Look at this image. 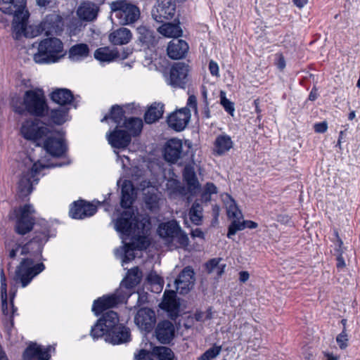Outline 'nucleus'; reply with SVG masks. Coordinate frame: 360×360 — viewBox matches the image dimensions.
I'll use <instances>...</instances> for the list:
<instances>
[{"label":"nucleus","mask_w":360,"mask_h":360,"mask_svg":"<svg viewBox=\"0 0 360 360\" xmlns=\"http://www.w3.org/2000/svg\"><path fill=\"white\" fill-rule=\"evenodd\" d=\"M68 111L64 108H59L51 111V120L57 124H62L67 120Z\"/></svg>","instance_id":"43"},{"label":"nucleus","mask_w":360,"mask_h":360,"mask_svg":"<svg viewBox=\"0 0 360 360\" xmlns=\"http://www.w3.org/2000/svg\"><path fill=\"white\" fill-rule=\"evenodd\" d=\"M154 354L159 360H173L174 355L173 352L167 347H157L153 350Z\"/></svg>","instance_id":"44"},{"label":"nucleus","mask_w":360,"mask_h":360,"mask_svg":"<svg viewBox=\"0 0 360 360\" xmlns=\"http://www.w3.org/2000/svg\"><path fill=\"white\" fill-rule=\"evenodd\" d=\"M191 236L193 238H203L204 233L200 229H195L191 231Z\"/></svg>","instance_id":"59"},{"label":"nucleus","mask_w":360,"mask_h":360,"mask_svg":"<svg viewBox=\"0 0 360 360\" xmlns=\"http://www.w3.org/2000/svg\"><path fill=\"white\" fill-rule=\"evenodd\" d=\"M121 206L129 208L134 200V188L130 181H124L122 185Z\"/></svg>","instance_id":"33"},{"label":"nucleus","mask_w":360,"mask_h":360,"mask_svg":"<svg viewBox=\"0 0 360 360\" xmlns=\"http://www.w3.org/2000/svg\"><path fill=\"white\" fill-rule=\"evenodd\" d=\"M158 340L162 343H169L174 336V326L169 321L160 322L155 329Z\"/></svg>","instance_id":"26"},{"label":"nucleus","mask_w":360,"mask_h":360,"mask_svg":"<svg viewBox=\"0 0 360 360\" xmlns=\"http://www.w3.org/2000/svg\"><path fill=\"white\" fill-rule=\"evenodd\" d=\"M34 210L30 205H25L20 210V214L16 224V231L18 233L24 235L31 231L34 224L32 214Z\"/></svg>","instance_id":"14"},{"label":"nucleus","mask_w":360,"mask_h":360,"mask_svg":"<svg viewBox=\"0 0 360 360\" xmlns=\"http://www.w3.org/2000/svg\"><path fill=\"white\" fill-rule=\"evenodd\" d=\"M233 147V142L227 134H221L217 136L213 143L212 153L214 155H225Z\"/></svg>","instance_id":"25"},{"label":"nucleus","mask_w":360,"mask_h":360,"mask_svg":"<svg viewBox=\"0 0 360 360\" xmlns=\"http://www.w3.org/2000/svg\"><path fill=\"white\" fill-rule=\"evenodd\" d=\"M221 347H213L207 350L200 357V359H208L211 360L216 357L221 352Z\"/></svg>","instance_id":"53"},{"label":"nucleus","mask_w":360,"mask_h":360,"mask_svg":"<svg viewBox=\"0 0 360 360\" xmlns=\"http://www.w3.org/2000/svg\"><path fill=\"white\" fill-rule=\"evenodd\" d=\"M294 3L297 7L302 8L307 3V0H294Z\"/></svg>","instance_id":"64"},{"label":"nucleus","mask_w":360,"mask_h":360,"mask_svg":"<svg viewBox=\"0 0 360 360\" xmlns=\"http://www.w3.org/2000/svg\"><path fill=\"white\" fill-rule=\"evenodd\" d=\"M121 128L117 127L108 136L109 143L114 148H124L131 141L130 135Z\"/></svg>","instance_id":"23"},{"label":"nucleus","mask_w":360,"mask_h":360,"mask_svg":"<svg viewBox=\"0 0 360 360\" xmlns=\"http://www.w3.org/2000/svg\"><path fill=\"white\" fill-rule=\"evenodd\" d=\"M223 200L226 208V212L229 217L232 219V222L229 227L227 233L228 238H231L235 235L237 231H241L245 229V224L241 222L243 215L241 212L238 210L235 200L231 195L226 194L223 197Z\"/></svg>","instance_id":"8"},{"label":"nucleus","mask_w":360,"mask_h":360,"mask_svg":"<svg viewBox=\"0 0 360 360\" xmlns=\"http://www.w3.org/2000/svg\"><path fill=\"white\" fill-rule=\"evenodd\" d=\"M128 53H123V56H120L118 51L115 49H110L108 47H102L96 50L94 52V57L96 59L101 62H111L113 60L121 58L124 59L127 57Z\"/></svg>","instance_id":"30"},{"label":"nucleus","mask_w":360,"mask_h":360,"mask_svg":"<svg viewBox=\"0 0 360 360\" xmlns=\"http://www.w3.org/2000/svg\"><path fill=\"white\" fill-rule=\"evenodd\" d=\"M110 330L104 326L103 323L101 321L98 320L97 323L94 325V326L91 329V334L92 337L96 338H99L103 337L104 335L109 333Z\"/></svg>","instance_id":"46"},{"label":"nucleus","mask_w":360,"mask_h":360,"mask_svg":"<svg viewBox=\"0 0 360 360\" xmlns=\"http://www.w3.org/2000/svg\"><path fill=\"white\" fill-rule=\"evenodd\" d=\"M187 105L194 110L195 114L198 113L197 98L195 96L191 95L188 97Z\"/></svg>","instance_id":"55"},{"label":"nucleus","mask_w":360,"mask_h":360,"mask_svg":"<svg viewBox=\"0 0 360 360\" xmlns=\"http://www.w3.org/2000/svg\"><path fill=\"white\" fill-rule=\"evenodd\" d=\"M156 321L155 311L148 307L139 309L135 316L134 323L141 330L150 331Z\"/></svg>","instance_id":"13"},{"label":"nucleus","mask_w":360,"mask_h":360,"mask_svg":"<svg viewBox=\"0 0 360 360\" xmlns=\"http://www.w3.org/2000/svg\"><path fill=\"white\" fill-rule=\"evenodd\" d=\"M183 176L190 191H195L199 188L200 184L196 177L193 165H188L185 166Z\"/></svg>","instance_id":"34"},{"label":"nucleus","mask_w":360,"mask_h":360,"mask_svg":"<svg viewBox=\"0 0 360 360\" xmlns=\"http://www.w3.org/2000/svg\"><path fill=\"white\" fill-rule=\"evenodd\" d=\"M124 112L120 106L115 105L112 107L110 112V119H112L117 124V127H122Z\"/></svg>","instance_id":"47"},{"label":"nucleus","mask_w":360,"mask_h":360,"mask_svg":"<svg viewBox=\"0 0 360 360\" xmlns=\"http://www.w3.org/2000/svg\"><path fill=\"white\" fill-rule=\"evenodd\" d=\"M163 104L160 103H153L145 113L146 122L152 124L158 120L163 114Z\"/></svg>","instance_id":"35"},{"label":"nucleus","mask_w":360,"mask_h":360,"mask_svg":"<svg viewBox=\"0 0 360 360\" xmlns=\"http://www.w3.org/2000/svg\"><path fill=\"white\" fill-rule=\"evenodd\" d=\"M44 269L42 263L34 265V262L30 259H25L20 262L15 271V280L20 281L22 287H25L32 279L41 272Z\"/></svg>","instance_id":"7"},{"label":"nucleus","mask_w":360,"mask_h":360,"mask_svg":"<svg viewBox=\"0 0 360 360\" xmlns=\"http://www.w3.org/2000/svg\"><path fill=\"white\" fill-rule=\"evenodd\" d=\"M133 215L130 210H127L115 223V229L117 231L131 237L130 242L124 243L123 264L134 258V250L146 249L149 245L148 220L143 217L140 219L139 217H133Z\"/></svg>","instance_id":"1"},{"label":"nucleus","mask_w":360,"mask_h":360,"mask_svg":"<svg viewBox=\"0 0 360 360\" xmlns=\"http://www.w3.org/2000/svg\"><path fill=\"white\" fill-rule=\"evenodd\" d=\"M190 118V110L187 108H183L170 114L167 117V123L169 127L180 131L187 126Z\"/></svg>","instance_id":"16"},{"label":"nucleus","mask_w":360,"mask_h":360,"mask_svg":"<svg viewBox=\"0 0 360 360\" xmlns=\"http://www.w3.org/2000/svg\"><path fill=\"white\" fill-rule=\"evenodd\" d=\"M89 48L86 44H77L72 46L68 51V57L72 61H79L88 57Z\"/></svg>","instance_id":"32"},{"label":"nucleus","mask_w":360,"mask_h":360,"mask_svg":"<svg viewBox=\"0 0 360 360\" xmlns=\"http://www.w3.org/2000/svg\"><path fill=\"white\" fill-rule=\"evenodd\" d=\"M99 7L91 1H82L77 10V15L80 20L84 21H92L98 15Z\"/></svg>","instance_id":"22"},{"label":"nucleus","mask_w":360,"mask_h":360,"mask_svg":"<svg viewBox=\"0 0 360 360\" xmlns=\"http://www.w3.org/2000/svg\"><path fill=\"white\" fill-rule=\"evenodd\" d=\"M337 261V266L338 268H342L345 266V263L341 253H340L338 256Z\"/></svg>","instance_id":"61"},{"label":"nucleus","mask_w":360,"mask_h":360,"mask_svg":"<svg viewBox=\"0 0 360 360\" xmlns=\"http://www.w3.org/2000/svg\"><path fill=\"white\" fill-rule=\"evenodd\" d=\"M176 297L174 290L167 291L165 292L163 300L160 304V307L169 312L171 316L176 315L179 308Z\"/></svg>","instance_id":"31"},{"label":"nucleus","mask_w":360,"mask_h":360,"mask_svg":"<svg viewBox=\"0 0 360 360\" xmlns=\"http://www.w3.org/2000/svg\"><path fill=\"white\" fill-rule=\"evenodd\" d=\"M158 32L166 37L177 38L182 35V30L179 25L173 23L163 24L158 28Z\"/></svg>","instance_id":"38"},{"label":"nucleus","mask_w":360,"mask_h":360,"mask_svg":"<svg viewBox=\"0 0 360 360\" xmlns=\"http://www.w3.org/2000/svg\"><path fill=\"white\" fill-rule=\"evenodd\" d=\"M51 99L55 103L60 105H64L70 103L72 101L73 96L70 90L59 89L52 93Z\"/></svg>","instance_id":"37"},{"label":"nucleus","mask_w":360,"mask_h":360,"mask_svg":"<svg viewBox=\"0 0 360 360\" xmlns=\"http://www.w3.org/2000/svg\"><path fill=\"white\" fill-rule=\"evenodd\" d=\"M158 233L171 249L185 248L189 244L187 235L175 220L161 223L158 226Z\"/></svg>","instance_id":"4"},{"label":"nucleus","mask_w":360,"mask_h":360,"mask_svg":"<svg viewBox=\"0 0 360 360\" xmlns=\"http://www.w3.org/2000/svg\"><path fill=\"white\" fill-rule=\"evenodd\" d=\"M44 167L38 162L34 163L30 172L28 173V176H22L18 184V191L22 196H26L30 194L32 189V182L37 179L31 180L32 178L39 173V170Z\"/></svg>","instance_id":"21"},{"label":"nucleus","mask_w":360,"mask_h":360,"mask_svg":"<svg viewBox=\"0 0 360 360\" xmlns=\"http://www.w3.org/2000/svg\"><path fill=\"white\" fill-rule=\"evenodd\" d=\"M221 258H214L205 264V268L208 274H215L220 276L224 272L225 264H221Z\"/></svg>","instance_id":"40"},{"label":"nucleus","mask_w":360,"mask_h":360,"mask_svg":"<svg viewBox=\"0 0 360 360\" xmlns=\"http://www.w3.org/2000/svg\"><path fill=\"white\" fill-rule=\"evenodd\" d=\"M194 317H195V319L197 321H205V315H204V312H202V311H197V312L194 314Z\"/></svg>","instance_id":"63"},{"label":"nucleus","mask_w":360,"mask_h":360,"mask_svg":"<svg viewBox=\"0 0 360 360\" xmlns=\"http://www.w3.org/2000/svg\"><path fill=\"white\" fill-rule=\"evenodd\" d=\"M124 299L125 295H122V292L117 291L112 295H105L94 301L92 310L96 315H98L103 310L114 307L117 304L123 302Z\"/></svg>","instance_id":"15"},{"label":"nucleus","mask_w":360,"mask_h":360,"mask_svg":"<svg viewBox=\"0 0 360 360\" xmlns=\"http://www.w3.org/2000/svg\"><path fill=\"white\" fill-rule=\"evenodd\" d=\"M191 221L195 225H200L202 221V207L201 205L195 202L189 210Z\"/></svg>","instance_id":"42"},{"label":"nucleus","mask_w":360,"mask_h":360,"mask_svg":"<svg viewBox=\"0 0 360 360\" xmlns=\"http://www.w3.org/2000/svg\"><path fill=\"white\" fill-rule=\"evenodd\" d=\"M241 222H243L245 224V228L248 227L249 229H253L257 227V224L256 222H254L252 221H241Z\"/></svg>","instance_id":"60"},{"label":"nucleus","mask_w":360,"mask_h":360,"mask_svg":"<svg viewBox=\"0 0 360 360\" xmlns=\"http://www.w3.org/2000/svg\"><path fill=\"white\" fill-rule=\"evenodd\" d=\"M25 0H0V10L8 14H13V27L17 33L25 29L28 12L25 10Z\"/></svg>","instance_id":"5"},{"label":"nucleus","mask_w":360,"mask_h":360,"mask_svg":"<svg viewBox=\"0 0 360 360\" xmlns=\"http://www.w3.org/2000/svg\"><path fill=\"white\" fill-rule=\"evenodd\" d=\"M138 33L139 34V39L143 43L151 44L154 41L153 32L145 26H140L137 28Z\"/></svg>","instance_id":"45"},{"label":"nucleus","mask_w":360,"mask_h":360,"mask_svg":"<svg viewBox=\"0 0 360 360\" xmlns=\"http://www.w3.org/2000/svg\"><path fill=\"white\" fill-rule=\"evenodd\" d=\"M37 247L35 252H41V245L35 240H32L24 246H18L19 252L21 255H26L30 252V250H33L34 247Z\"/></svg>","instance_id":"48"},{"label":"nucleus","mask_w":360,"mask_h":360,"mask_svg":"<svg viewBox=\"0 0 360 360\" xmlns=\"http://www.w3.org/2000/svg\"><path fill=\"white\" fill-rule=\"evenodd\" d=\"M194 276V271L190 266L182 270L178 278L175 280L176 290L180 294H186L193 288L195 281Z\"/></svg>","instance_id":"17"},{"label":"nucleus","mask_w":360,"mask_h":360,"mask_svg":"<svg viewBox=\"0 0 360 360\" xmlns=\"http://www.w3.org/2000/svg\"><path fill=\"white\" fill-rule=\"evenodd\" d=\"M220 103L226 111L233 116L235 110L233 103L226 98V93L224 91H220Z\"/></svg>","instance_id":"49"},{"label":"nucleus","mask_w":360,"mask_h":360,"mask_svg":"<svg viewBox=\"0 0 360 360\" xmlns=\"http://www.w3.org/2000/svg\"><path fill=\"white\" fill-rule=\"evenodd\" d=\"M132 38L131 31L126 27H120L110 33L109 41L114 45H124L128 44Z\"/></svg>","instance_id":"29"},{"label":"nucleus","mask_w":360,"mask_h":360,"mask_svg":"<svg viewBox=\"0 0 360 360\" xmlns=\"http://www.w3.org/2000/svg\"><path fill=\"white\" fill-rule=\"evenodd\" d=\"M41 27L47 35L53 33L57 34L63 30V19L58 14L51 13L46 17L41 23Z\"/></svg>","instance_id":"24"},{"label":"nucleus","mask_w":360,"mask_h":360,"mask_svg":"<svg viewBox=\"0 0 360 360\" xmlns=\"http://www.w3.org/2000/svg\"><path fill=\"white\" fill-rule=\"evenodd\" d=\"M103 323L104 326H106L110 330L113 329L119 322V318L117 314L113 311H108L105 312L103 316L99 319Z\"/></svg>","instance_id":"41"},{"label":"nucleus","mask_w":360,"mask_h":360,"mask_svg":"<svg viewBox=\"0 0 360 360\" xmlns=\"http://www.w3.org/2000/svg\"><path fill=\"white\" fill-rule=\"evenodd\" d=\"M51 128L37 118H31L22 122L20 127L21 135L27 140L37 143L44 140L51 132Z\"/></svg>","instance_id":"6"},{"label":"nucleus","mask_w":360,"mask_h":360,"mask_svg":"<svg viewBox=\"0 0 360 360\" xmlns=\"http://www.w3.org/2000/svg\"><path fill=\"white\" fill-rule=\"evenodd\" d=\"M182 142L179 139H172L167 142L164 150V157L166 161L174 163L181 158Z\"/></svg>","instance_id":"20"},{"label":"nucleus","mask_w":360,"mask_h":360,"mask_svg":"<svg viewBox=\"0 0 360 360\" xmlns=\"http://www.w3.org/2000/svg\"><path fill=\"white\" fill-rule=\"evenodd\" d=\"M51 347H43L36 343L31 344L23 353L25 360H49Z\"/></svg>","instance_id":"19"},{"label":"nucleus","mask_w":360,"mask_h":360,"mask_svg":"<svg viewBox=\"0 0 360 360\" xmlns=\"http://www.w3.org/2000/svg\"><path fill=\"white\" fill-rule=\"evenodd\" d=\"M277 66L280 70H283L285 67V59H284L283 56L281 55L279 56V58H278V60L277 63Z\"/></svg>","instance_id":"62"},{"label":"nucleus","mask_w":360,"mask_h":360,"mask_svg":"<svg viewBox=\"0 0 360 360\" xmlns=\"http://www.w3.org/2000/svg\"><path fill=\"white\" fill-rule=\"evenodd\" d=\"M328 124L326 122L317 123L314 125V130L317 133H324L327 131Z\"/></svg>","instance_id":"57"},{"label":"nucleus","mask_w":360,"mask_h":360,"mask_svg":"<svg viewBox=\"0 0 360 360\" xmlns=\"http://www.w3.org/2000/svg\"><path fill=\"white\" fill-rule=\"evenodd\" d=\"M189 66L184 63H175L171 68L168 84L174 87L183 88L188 82Z\"/></svg>","instance_id":"11"},{"label":"nucleus","mask_w":360,"mask_h":360,"mask_svg":"<svg viewBox=\"0 0 360 360\" xmlns=\"http://www.w3.org/2000/svg\"><path fill=\"white\" fill-rule=\"evenodd\" d=\"M250 274L246 271H241L239 272V281L244 283L248 281Z\"/></svg>","instance_id":"58"},{"label":"nucleus","mask_w":360,"mask_h":360,"mask_svg":"<svg viewBox=\"0 0 360 360\" xmlns=\"http://www.w3.org/2000/svg\"><path fill=\"white\" fill-rule=\"evenodd\" d=\"M142 278V273L138 267H135L129 271L125 279L122 283L127 288H131L139 284Z\"/></svg>","instance_id":"39"},{"label":"nucleus","mask_w":360,"mask_h":360,"mask_svg":"<svg viewBox=\"0 0 360 360\" xmlns=\"http://www.w3.org/2000/svg\"><path fill=\"white\" fill-rule=\"evenodd\" d=\"M65 52L62 41L57 38H47L40 41L38 51L33 59L37 63H51L63 58Z\"/></svg>","instance_id":"3"},{"label":"nucleus","mask_w":360,"mask_h":360,"mask_svg":"<svg viewBox=\"0 0 360 360\" xmlns=\"http://www.w3.org/2000/svg\"><path fill=\"white\" fill-rule=\"evenodd\" d=\"M25 109L32 114L42 115L46 111V105L41 90L27 91L24 96Z\"/></svg>","instance_id":"9"},{"label":"nucleus","mask_w":360,"mask_h":360,"mask_svg":"<svg viewBox=\"0 0 360 360\" xmlns=\"http://www.w3.org/2000/svg\"><path fill=\"white\" fill-rule=\"evenodd\" d=\"M112 22L119 25H129L140 18L139 8L129 0H116L109 4Z\"/></svg>","instance_id":"2"},{"label":"nucleus","mask_w":360,"mask_h":360,"mask_svg":"<svg viewBox=\"0 0 360 360\" xmlns=\"http://www.w3.org/2000/svg\"><path fill=\"white\" fill-rule=\"evenodd\" d=\"M188 50L187 43L182 39L171 41L167 46V55L174 60L180 59L185 56Z\"/></svg>","instance_id":"28"},{"label":"nucleus","mask_w":360,"mask_h":360,"mask_svg":"<svg viewBox=\"0 0 360 360\" xmlns=\"http://www.w3.org/2000/svg\"><path fill=\"white\" fill-rule=\"evenodd\" d=\"M209 70L210 71V73L213 76L219 77V66L217 63H215L213 60H211L209 64Z\"/></svg>","instance_id":"56"},{"label":"nucleus","mask_w":360,"mask_h":360,"mask_svg":"<svg viewBox=\"0 0 360 360\" xmlns=\"http://www.w3.org/2000/svg\"><path fill=\"white\" fill-rule=\"evenodd\" d=\"M176 12V4L173 0H157L152 11L153 18L159 22L172 19Z\"/></svg>","instance_id":"10"},{"label":"nucleus","mask_w":360,"mask_h":360,"mask_svg":"<svg viewBox=\"0 0 360 360\" xmlns=\"http://www.w3.org/2000/svg\"><path fill=\"white\" fill-rule=\"evenodd\" d=\"M148 280L150 283L156 286L157 290L160 291L162 290L164 281L155 272H151L148 276Z\"/></svg>","instance_id":"51"},{"label":"nucleus","mask_w":360,"mask_h":360,"mask_svg":"<svg viewBox=\"0 0 360 360\" xmlns=\"http://www.w3.org/2000/svg\"><path fill=\"white\" fill-rule=\"evenodd\" d=\"M142 127V120L139 118L125 119L122 123V128H124V130L130 136L137 135L141 131Z\"/></svg>","instance_id":"36"},{"label":"nucleus","mask_w":360,"mask_h":360,"mask_svg":"<svg viewBox=\"0 0 360 360\" xmlns=\"http://www.w3.org/2000/svg\"><path fill=\"white\" fill-rule=\"evenodd\" d=\"M217 191V188L215 185L212 183H207L205 186L201 197L202 199L205 201H208L210 200V195L212 194L216 193Z\"/></svg>","instance_id":"50"},{"label":"nucleus","mask_w":360,"mask_h":360,"mask_svg":"<svg viewBox=\"0 0 360 360\" xmlns=\"http://www.w3.org/2000/svg\"><path fill=\"white\" fill-rule=\"evenodd\" d=\"M1 300H2V309L5 312V306H7V292H6V278L3 272H1Z\"/></svg>","instance_id":"52"},{"label":"nucleus","mask_w":360,"mask_h":360,"mask_svg":"<svg viewBox=\"0 0 360 360\" xmlns=\"http://www.w3.org/2000/svg\"><path fill=\"white\" fill-rule=\"evenodd\" d=\"M96 210L95 205L84 200H79L73 202L70 210V215L74 219H81L94 215Z\"/></svg>","instance_id":"18"},{"label":"nucleus","mask_w":360,"mask_h":360,"mask_svg":"<svg viewBox=\"0 0 360 360\" xmlns=\"http://www.w3.org/2000/svg\"><path fill=\"white\" fill-rule=\"evenodd\" d=\"M46 139L44 141V148L52 156H60L65 150L62 134L57 131L51 129Z\"/></svg>","instance_id":"12"},{"label":"nucleus","mask_w":360,"mask_h":360,"mask_svg":"<svg viewBox=\"0 0 360 360\" xmlns=\"http://www.w3.org/2000/svg\"><path fill=\"white\" fill-rule=\"evenodd\" d=\"M130 334L127 328L120 325L110 330L105 340L114 345L127 342L129 340Z\"/></svg>","instance_id":"27"},{"label":"nucleus","mask_w":360,"mask_h":360,"mask_svg":"<svg viewBox=\"0 0 360 360\" xmlns=\"http://www.w3.org/2000/svg\"><path fill=\"white\" fill-rule=\"evenodd\" d=\"M337 342L340 349H344L347 346V335L345 332L339 334L336 338Z\"/></svg>","instance_id":"54"}]
</instances>
